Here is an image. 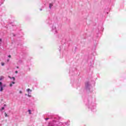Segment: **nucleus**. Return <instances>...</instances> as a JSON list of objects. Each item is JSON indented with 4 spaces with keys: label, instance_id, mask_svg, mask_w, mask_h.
<instances>
[{
    "label": "nucleus",
    "instance_id": "obj_12",
    "mask_svg": "<svg viewBox=\"0 0 126 126\" xmlns=\"http://www.w3.org/2000/svg\"><path fill=\"white\" fill-rule=\"evenodd\" d=\"M19 93H20V94H22V91H20L19 92Z\"/></svg>",
    "mask_w": 126,
    "mask_h": 126
},
{
    "label": "nucleus",
    "instance_id": "obj_9",
    "mask_svg": "<svg viewBox=\"0 0 126 126\" xmlns=\"http://www.w3.org/2000/svg\"><path fill=\"white\" fill-rule=\"evenodd\" d=\"M1 42H2V39L1 38H0V44H1Z\"/></svg>",
    "mask_w": 126,
    "mask_h": 126
},
{
    "label": "nucleus",
    "instance_id": "obj_8",
    "mask_svg": "<svg viewBox=\"0 0 126 126\" xmlns=\"http://www.w3.org/2000/svg\"><path fill=\"white\" fill-rule=\"evenodd\" d=\"M1 64L2 66H3V65H4V63H1Z\"/></svg>",
    "mask_w": 126,
    "mask_h": 126
},
{
    "label": "nucleus",
    "instance_id": "obj_21",
    "mask_svg": "<svg viewBox=\"0 0 126 126\" xmlns=\"http://www.w3.org/2000/svg\"><path fill=\"white\" fill-rule=\"evenodd\" d=\"M17 68H18V67H17Z\"/></svg>",
    "mask_w": 126,
    "mask_h": 126
},
{
    "label": "nucleus",
    "instance_id": "obj_10",
    "mask_svg": "<svg viewBox=\"0 0 126 126\" xmlns=\"http://www.w3.org/2000/svg\"><path fill=\"white\" fill-rule=\"evenodd\" d=\"M12 78L13 79V80H15V78H14V77H12Z\"/></svg>",
    "mask_w": 126,
    "mask_h": 126
},
{
    "label": "nucleus",
    "instance_id": "obj_22",
    "mask_svg": "<svg viewBox=\"0 0 126 126\" xmlns=\"http://www.w3.org/2000/svg\"><path fill=\"white\" fill-rule=\"evenodd\" d=\"M48 126H50V125H48Z\"/></svg>",
    "mask_w": 126,
    "mask_h": 126
},
{
    "label": "nucleus",
    "instance_id": "obj_14",
    "mask_svg": "<svg viewBox=\"0 0 126 126\" xmlns=\"http://www.w3.org/2000/svg\"><path fill=\"white\" fill-rule=\"evenodd\" d=\"M10 86L11 87V86H12V84H10Z\"/></svg>",
    "mask_w": 126,
    "mask_h": 126
},
{
    "label": "nucleus",
    "instance_id": "obj_16",
    "mask_svg": "<svg viewBox=\"0 0 126 126\" xmlns=\"http://www.w3.org/2000/svg\"><path fill=\"white\" fill-rule=\"evenodd\" d=\"M15 73H18V71H15Z\"/></svg>",
    "mask_w": 126,
    "mask_h": 126
},
{
    "label": "nucleus",
    "instance_id": "obj_2",
    "mask_svg": "<svg viewBox=\"0 0 126 126\" xmlns=\"http://www.w3.org/2000/svg\"><path fill=\"white\" fill-rule=\"evenodd\" d=\"M86 86H87V87L89 86V82L86 83Z\"/></svg>",
    "mask_w": 126,
    "mask_h": 126
},
{
    "label": "nucleus",
    "instance_id": "obj_7",
    "mask_svg": "<svg viewBox=\"0 0 126 126\" xmlns=\"http://www.w3.org/2000/svg\"><path fill=\"white\" fill-rule=\"evenodd\" d=\"M5 115V117H8V116H7V114H6V113H4Z\"/></svg>",
    "mask_w": 126,
    "mask_h": 126
},
{
    "label": "nucleus",
    "instance_id": "obj_11",
    "mask_svg": "<svg viewBox=\"0 0 126 126\" xmlns=\"http://www.w3.org/2000/svg\"><path fill=\"white\" fill-rule=\"evenodd\" d=\"M48 120H49V118H47L45 119V121H48Z\"/></svg>",
    "mask_w": 126,
    "mask_h": 126
},
{
    "label": "nucleus",
    "instance_id": "obj_1",
    "mask_svg": "<svg viewBox=\"0 0 126 126\" xmlns=\"http://www.w3.org/2000/svg\"><path fill=\"white\" fill-rule=\"evenodd\" d=\"M52 6H53V4L50 3L49 4V8H52Z\"/></svg>",
    "mask_w": 126,
    "mask_h": 126
},
{
    "label": "nucleus",
    "instance_id": "obj_5",
    "mask_svg": "<svg viewBox=\"0 0 126 126\" xmlns=\"http://www.w3.org/2000/svg\"><path fill=\"white\" fill-rule=\"evenodd\" d=\"M2 85V83L1 82H0V87H1Z\"/></svg>",
    "mask_w": 126,
    "mask_h": 126
},
{
    "label": "nucleus",
    "instance_id": "obj_17",
    "mask_svg": "<svg viewBox=\"0 0 126 126\" xmlns=\"http://www.w3.org/2000/svg\"><path fill=\"white\" fill-rule=\"evenodd\" d=\"M12 84H15V82H12Z\"/></svg>",
    "mask_w": 126,
    "mask_h": 126
},
{
    "label": "nucleus",
    "instance_id": "obj_15",
    "mask_svg": "<svg viewBox=\"0 0 126 126\" xmlns=\"http://www.w3.org/2000/svg\"><path fill=\"white\" fill-rule=\"evenodd\" d=\"M8 58H11V55H9L8 56Z\"/></svg>",
    "mask_w": 126,
    "mask_h": 126
},
{
    "label": "nucleus",
    "instance_id": "obj_20",
    "mask_svg": "<svg viewBox=\"0 0 126 126\" xmlns=\"http://www.w3.org/2000/svg\"><path fill=\"white\" fill-rule=\"evenodd\" d=\"M25 95H26V96H27V94H26Z\"/></svg>",
    "mask_w": 126,
    "mask_h": 126
},
{
    "label": "nucleus",
    "instance_id": "obj_6",
    "mask_svg": "<svg viewBox=\"0 0 126 126\" xmlns=\"http://www.w3.org/2000/svg\"><path fill=\"white\" fill-rule=\"evenodd\" d=\"M29 113L30 115H31V110H29Z\"/></svg>",
    "mask_w": 126,
    "mask_h": 126
},
{
    "label": "nucleus",
    "instance_id": "obj_13",
    "mask_svg": "<svg viewBox=\"0 0 126 126\" xmlns=\"http://www.w3.org/2000/svg\"><path fill=\"white\" fill-rule=\"evenodd\" d=\"M28 96L29 97H31V95H30L29 94H28Z\"/></svg>",
    "mask_w": 126,
    "mask_h": 126
},
{
    "label": "nucleus",
    "instance_id": "obj_19",
    "mask_svg": "<svg viewBox=\"0 0 126 126\" xmlns=\"http://www.w3.org/2000/svg\"><path fill=\"white\" fill-rule=\"evenodd\" d=\"M9 78L11 79V77L10 76H9Z\"/></svg>",
    "mask_w": 126,
    "mask_h": 126
},
{
    "label": "nucleus",
    "instance_id": "obj_3",
    "mask_svg": "<svg viewBox=\"0 0 126 126\" xmlns=\"http://www.w3.org/2000/svg\"><path fill=\"white\" fill-rule=\"evenodd\" d=\"M27 92L29 93V91H30L31 92H32V90H30V89H28L27 90Z\"/></svg>",
    "mask_w": 126,
    "mask_h": 126
},
{
    "label": "nucleus",
    "instance_id": "obj_4",
    "mask_svg": "<svg viewBox=\"0 0 126 126\" xmlns=\"http://www.w3.org/2000/svg\"><path fill=\"white\" fill-rule=\"evenodd\" d=\"M2 90H3V88H2V87H0V91L1 92H2Z\"/></svg>",
    "mask_w": 126,
    "mask_h": 126
},
{
    "label": "nucleus",
    "instance_id": "obj_18",
    "mask_svg": "<svg viewBox=\"0 0 126 126\" xmlns=\"http://www.w3.org/2000/svg\"><path fill=\"white\" fill-rule=\"evenodd\" d=\"M2 110H4V107H2Z\"/></svg>",
    "mask_w": 126,
    "mask_h": 126
}]
</instances>
